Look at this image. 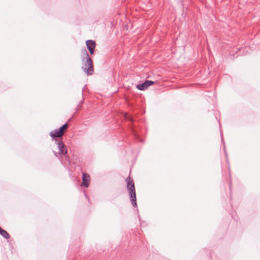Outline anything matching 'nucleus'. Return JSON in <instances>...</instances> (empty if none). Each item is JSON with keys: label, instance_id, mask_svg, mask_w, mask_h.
Segmentation results:
<instances>
[{"label": "nucleus", "instance_id": "obj_1", "mask_svg": "<svg viewBox=\"0 0 260 260\" xmlns=\"http://www.w3.org/2000/svg\"><path fill=\"white\" fill-rule=\"evenodd\" d=\"M125 181L126 182V188L128 190L132 204L134 207H137L136 194L134 182L129 177L126 178Z\"/></svg>", "mask_w": 260, "mask_h": 260}, {"label": "nucleus", "instance_id": "obj_2", "mask_svg": "<svg viewBox=\"0 0 260 260\" xmlns=\"http://www.w3.org/2000/svg\"><path fill=\"white\" fill-rule=\"evenodd\" d=\"M84 52L86 57V61L83 62V66L82 69L87 75H91L94 72L92 60L85 49H84Z\"/></svg>", "mask_w": 260, "mask_h": 260}, {"label": "nucleus", "instance_id": "obj_3", "mask_svg": "<svg viewBox=\"0 0 260 260\" xmlns=\"http://www.w3.org/2000/svg\"><path fill=\"white\" fill-rule=\"evenodd\" d=\"M154 83V82L152 81L146 80L144 83L137 85L136 87L140 90H144Z\"/></svg>", "mask_w": 260, "mask_h": 260}, {"label": "nucleus", "instance_id": "obj_4", "mask_svg": "<svg viewBox=\"0 0 260 260\" xmlns=\"http://www.w3.org/2000/svg\"><path fill=\"white\" fill-rule=\"evenodd\" d=\"M57 144L59 149L58 154L59 155H66L67 153L68 150L63 142L61 141H58Z\"/></svg>", "mask_w": 260, "mask_h": 260}, {"label": "nucleus", "instance_id": "obj_5", "mask_svg": "<svg viewBox=\"0 0 260 260\" xmlns=\"http://www.w3.org/2000/svg\"><path fill=\"white\" fill-rule=\"evenodd\" d=\"M86 43L87 48L88 49L90 53L91 54H93L94 50L95 47V42L91 40H88L86 41Z\"/></svg>", "mask_w": 260, "mask_h": 260}, {"label": "nucleus", "instance_id": "obj_6", "mask_svg": "<svg viewBox=\"0 0 260 260\" xmlns=\"http://www.w3.org/2000/svg\"><path fill=\"white\" fill-rule=\"evenodd\" d=\"M89 181H90L89 175L86 173H83L82 174L83 185L86 187H88L89 185Z\"/></svg>", "mask_w": 260, "mask_h": 260}, {"label": "nucleus", "instance_id": "obj_7", "mask_svg": "<svg viewBox=\"0 0 260 260\" xmlns=\"http://www.w3.org/2000/svg\"><path fill=\"white\" fill-rule=\"evenodd\" d=\"M64 134V132H62L61 131H60L59 129H55L53 132H51L50 133V135L51 137H57L59 138L61 137Z\"/></svg>", "mask_w": 260, "mask_h": 260}, {"label": "nucleus", "instance_id": "obj_8", "mask_svg": "<svg viewBox=\"0 0 260 260\" xmlns=\"http://www.w3.org/2000/svg\"><path fill=\"white\" fill-rule=\"evenodd\" d=\"M0 234L6 239H9L10 235L5 230L0 228Z\"/></svg>", "mask_w": 260, "mask_h": 260}, {"label": "nucleus", "instance_id": "obj_9", "mask_svg": "<svg viewBox=\"0 0 260 260\" xmlns=\"http://www.w3.org/2000/svg\"><path fill=\"white\" fill-rule=\"evenodd\" d=\"M68 126V123H66L64 124L62 126L60 127L58 129L60 131H61L62 132H64V130L66 129V128H67Z\"/></svg>", "mask_w": 260, "mask_h": 260}, {"label": "nucleus", "instance_id": "obj_10", "mask_svg": "<svg viewBox=\"0 0 260 260\" xmlns=\"http://www.w3.org/2000/svg\"><path fill=\"white\" fill-rule=\"evenodd\" d=\"M54 155H55V156H57V153H56V152H54Z\"/></svg>", "mask_w": 260, "mask_h": 260}]
</instances>
